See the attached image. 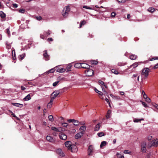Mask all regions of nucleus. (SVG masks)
I'll use <instances>...</instances> for the list:
<instances>
[{
	"instance_id": "obj_8",
	"label": "nucleus",
	"mask_w": 158,
	"mask_h": 158,
	"mask_svg": "<svg viewBox=\"0 0 158 158\" xmlns=\"http://www.w3.org/2000/svg\"><path fill=\"white\" fill-rule=\"evenodd\" d=\"M43 56L46 60H48L50 59V56L48 54L47 50H45L44 52Z\"/></svg>"
},
{
	"instance_id": "obj_9",
	"label": "nucleus",
	"mask_w": 158,
	"mask_h": 158,
	"mask_svg": "<svg viewBox=\"0 0 158 158\" xmlns=\"http://www.w3.org/2000/svg\"><path fill=\"white\" fill-rule=\"evenodd\" d=\"M63 92V91H62V90L55 91L52 93V95L55 98L60 93H62Z\"/></svg>"
},
{
	"instance_id": "obj_15",
	"label": "nucleus",
	"mask_w": 158,
	"mask_h": 158,
	"mask_svg": "<svg viewBox=\"0 0 158 158\" xmlns=\"http://www.w3.org/2000/svg\"><path fill=\"white\" fill-rule=\"evenodd\" d=\"M83 134V133L82 132L78 133L76 135L75 138L76 139L79 138L81 137Z\"/></svg>"
},
{
	"instance_id": "obj_10",
	"label": "nucleus",
	"mask_w": 158,
	"mask_h": 158,
	"mask_svg": "<svg viewBox=\"0 0 158 158\" xmlns=\"http://www.w3.org/2000/svg\"><path fill=\"white\" fill-rule=\"evenodd\" d=\"M46 139L47 141L52 143H53L55 141V139L50 136H47Z\"/></svg>"
},
{
	"instance_id": "obj_51",
	"label": "nucleus",
	"mask_w": 158,
	"mask_h": 158,
	"mask_svg": "<svg viewBox=\"0 0 158 158\" xmlns=\"http://www.w3.org/2000/svg\"><path fill=\"white\" fill-rule=\"evenodd\" d=\"M83 8H85V9H90V10L92 9V8H91L90 7H88V6H83Z\"/></svg>"
},
{
	"instance_id": "obj_29",
	"label": "nucleus",
	"mask_w": 158,
	"mask_h": 158,
	"mask_svg": "<svg viewBox=\"0 0 158 158\" xmlns=\"http://www.w3.org/2000/svg\"><path fill=\"white\" fill-rule=\"evenodd\" d=\"M107 142L105 141H102L100 145V147L102 148L103 146H105Z\"/></svg>"
},
{
	"instance_id": "obj_47",
	"label": "nucleus",
	"mask_w": 158,
	"mask_h": 158,
	"mask_svg": "<svg viewBox=\"0 0 158 158\" xmlns=\"http://www.w3.org/2000/svg\"><path fill=\"white\" fill-rule=\"evenodd\" d=\"M35 18L37 20H41L42 19L41 17L40 16H35Z\"/></svg>"
},
{
	"instance_id": "obj_23",
	"label": "nucleus",
	"mask_w": 158,
	"mask_h": 158,
	"mask_svg": "<svg viewBox=\"0 0 158 158\" xmlns=\"http://www.w3.org/2000/svg\"><path fill=\"white\" fill-rule=\"evenodd\" d=\"M26 56V54L25 53H23L21 55H19V56L18 58L19 59V60H22L23 58H24V57Z\"/></svg>"
},
{
	"instance_id": "obj_59",
	"label": "nucleus",
	"mask_w": 158,
	"mask_h": 158,
	"mask_svg": "<svg viewBox=\"0 0 158 158\" xmlns=\"http://www.w3.org/2000/svg\"><path fill=\"white\" fill-rule=\"evenodd\" d=\"M158 68V63L155 66H154L153 68L154 69H156Z\"/></svg>"
},
{
	"instance_id": "obj_2",
	"label": "nucleus",
	"mask_w": 158,
	"mask_h": 158,
	"mask_svg": "<svg viewBox=\"0 0 158 158\" xmlns=\"http://www.w3.org/2000/svg\"><path fill=\"white\" fill-rule=\"evenodd\" d=\"M152 146L156 147L158 146V140L154 139L151 141V144H148V147L149 148H150Z\"/></svg>"
},
{
	"instance_id": "obj_16",
	"label": "nucleus",
	"mask_w": 158,
	"mask_h": 158,
	"mask_svg": "<svg viewBox=\"0 0 158 158\" xmlns=\"http://www.w3.org/2000/svg\"><path fill=\"white\" fill-rule=\"evenodd\" d=\"M56 71L57 72L60 73H62L65 71V69L63 68H59L57 67H56Z\"/></svg>"
},
{
	"instance_id": "obj_58",
	"label": "nucleus",
	"mask_w": 158,
	"mask_h": 158,
	"mask_svg": "<svg viewBox=\"0 0 158 158\" xmlns=\"http://www.w3.org/2000/svg\"><path fill=\"white\" fill-rule=\"evenodd\" d=\"M12 57L13 60H15L16 59L15 53H14V56H13V55H12Z\"/></svg>"
},
{
	"instance_id": "obj_17",
	"label": "nucleus",
	"mask_w": 158,
	"mask_h": 158,
	"mask_svg": "<svg viewBox=\"0 0 158 158\" xmlns=\"http://www.w3.org/2000/svg\"><path fill=\"white\" fill-rule=\"evenodd\" d=\"M12 104L15 106L22 108L23 107V105L19 103H12Z\"/></svg>"
},
{
	"instance_id": "obj_43",
	"label": "nucleus",
	"mask_w": 158,
	"mask_h": 158,
	"mask_svg": "<svg viewBox=\"0 0 158 158\" xmlns=\"http://www.w3.org/2000/svg\"><path fill=\"white\" fill-rule=\"evenodd\" d=\"M59 82V81H58L54 82L52 84L53 86L54 87L56 86L58 84V83Z\"/></svg>"
},
{
	"instance_id": "obj_48",
	"label": "nucleus",
	"mask_w": 158,
	"mask_h": 158,
	"mask_svg": "<svg viewBox=\"0 0 158 158\" xmlns=\"http://www.w3.org/2000/svg\"><path fill=\"white\" fill-rule=\"evenodd\" d=\"M55 98H54L53 96L51 97V99H50L49 102L52 103V102H53L54 100V99Z\"/></svg>"
},
{
	"instance_id": "obj_20",
	"label": "nucleus",
	"mask_w": 158,
	"mask_h": 158,
	"mask_svg": "<svg viewBox=\"0 0 158 158\" xmlns=\"http://www.w3.org/2000/svg\"><path fill=\"white\" fill-rule=\"evenodd\" d=\"M60 128H56L54 127H51V129L56 132H60Z\"/></svg>"
},
{
	"instance_id": "obj_14",
	"label": "nucleus",
	"mask_w": 158,
	"mask_h": 158,
	"mask_svg": "<svg viewBox=\"0 0 158 158\" xmlns=\"http://www.w3.org/2000/svg\"><path fill=\"white\" fill-rule=\"evenodd\" d=\"M138 64V63L137 62L135 63L132 65H131L129 67H128L127 69H126V70H128L130 68H131L132 67H133L134 68H135L137 67Z\"/></svg>"
},
{
	"instance_id": "obj_6",
	"label": "nucleus",
	"mask_w": 158,
	"mask_h": 158,
	"mask_svg": "<svg viewBox=\"0 0 158 158\" xmlns=\"http://www.w3.org/2000/svg\"><path fill=\"white\" fill-rule=\"evenodd\" d=\"M147 147V144L145 142H143L141 145V150L142 152H146V147Z\"/></svg>"
},
{
	"instance_id": "obj_35",
	"label": "nucleus",
	"mask_w": 158,
	"mask_h": 158,
	"mask_svg": "<svg viewBox=\"0 0 158 158\" xmlns=\"http://www.w3.org/2000/svg\"><path fill=\"white\" fill-rule=\"evenodd\" d=\"M144 120V119L143 118H141V119H138L135 118L134 120V122L135 123H138L141 120Z\"/></svg>"
},
{
	"instance_id": "obj_37",
	"label": "nucleus",
	"mask_w": 158,
	"mask_h": 158,
	"mask_svg": "<svg viewBox=\"0 0 158 158\" xmlns=\"http://www.w3.org/2000/svg\"><path fill=\"white\" fill-rule=\"evenodd\" d=\"M48 118L49 120L51 122H52L54 120L53 117L52 115H50L48 117Z\"/></svg>"
},
{
	"instance_id": "obj_36",
	"label": "nucleus",
	"mask_w": 158,
	"mask_h": 158,
	"mask_svg": "<svg viewBox=\"0 0 158 158\" xmlns=\"http://www.w3.org/2000/svg\"><path fill=\"white\" fill-rule=\"evenodd\" d=\"M127 64V63H123V62H119L118 64V66H124L126 64Z\"/></svg>"
},
{
	"instance_id": "obj_3",
	"label": "nucleus",
	"mask_w": 158,
	"mask_h": 158,
	"mask_svg": "<svg viewBox=\"0 0 158 158\" xmlns=\"http://www.w3.org/2000/svg\"><path fill=\"white\" fill-rule=\"evenodd\" d=\"M85 73L87 76L90 77L94 74V71L91 69H86L85 71Z\"/></svg>"
},
{
	"instance_id": "obj_64",
	"label": "nucleus",
	"mask_w": 158,
	"mask_h": 158,
	"mask_svg": "<svg viewBox=\"0 0 158 158\" xmlns=\"http://www.w3.org/2000/svg\"><path fill=\"white\" fill-rule=\"evenodd\" d=\"M128 152L129 151L128 150H125L124 151V153L125 154H129Z\"/></svg>"
},
{
	"instance_id": "obj_60",
	"label": "nucleus",
	"mask_w": 158,
	"mask_h": 158,
	"mask_svg": "<svg viewBox=\"0 0 158 158\" xmlns=\"http://www.w3.org/2000/svg\"><path fill=\"white\" fill-rule=\"evenodd\" d=\"M73 120H74V119H69L68 120V121L69 123H71V122H73Z\"/></svg>"
},
{
	"instance_id": "obj_55",
	"label": "nucleus",
	"mask_w": 158,
	"mask_h": 158,
	"mask_svg": "<svg viewBox=\"0 0 158 158\" xmlns=\"http://www.w3.org/2000/svg\"><path fill=\"white\" fill-rule=\"evenodd\" d=\"M51 33V31H50L49 30L48 31H47L46 32V34L48 36L49 35H50Z\"/></svg>"
},
{
	"instance_id": "obj_27",
	"label": "nucleus",
	"mask_w": 158,
	"mask_h": 158,
	"mask_svg": "<svg viewBox=\"0 0 158 158\" xmlns=\"http://www.w3.org/2000/svg\"><path fill=\"white\" fill-rule=\"evenodd\" d=\"M100 127V123H98V124L96 125L95 126V127L94 128L95 131H98Z\"/></svg>"
},
{
	"instance_id": "obj_5",
	"label": "nucleus",
	"mask_w": 158,
	"mask_h": 158,
	"mask_svg": "<svg viewBox=\"0 0 158 158\" xmlns=\"http://www.w3.org/2000/svg\"><path fill=\"white\" fill-rule=\"evenodd\" d=\"M68 149L72 152H76L77 151V147L75 145H72Z\"/></svg>"
},
{
	"instance_id": "obj_32",
	"label": "nucleus",
	"mask_w": 158,
	"mask_h": 158,
	"mask_svg": "<svg viewBox=\"0 0 158 158\" xmlns=\"http://www.w3.org/2000/svg\"><path fill=\"white\" fill-rule=\"evenodd\" d=\"M68 131L69 134H73L75 132L76 130L74 129H72L68 130Z\"/></svg>"
},
{
	"instance_id": "obj_25",
	"label": "nucleus",
	"mask_w": 158,
	"mask_h": 158,
	"mask_svg": "<svg viewBox=\"0 0 158 158\" xmlns=\"http://www.w3.org/2000/svg\"><path fill=\"white\" fill-rule=\"evenodd\" d=\"M137 56L135 55L132 54L130 56V58L131 60H134L136 59Z\"/></svg>"
},
{
	"instance_id": "obj_22",
	"label": "nucleus",
	"mask_w": 158,
	"mask_h": 158,
	"mask_svg": "<svg viewBox=\"0 0 158 158\" xmlns=\"http://www.w3.org/2000/svg\"><path fill=\"white\" fill-rule=\"evenodd\" d=\"M111 113V111L110 110H108L107 111V115L106 116V119H108L110 117V114Z\"/></svg>"
},
{
	"instance_id": "obj_56",
	"label": "nucleus",
	"mask_w": 158,
	"mask_h": 158,
	"mask_svg": "<svg viewBox=\"0 0 158 158\" xmlns=\"http://www.w3.org/2000/svg\"><path fill=\"white\" fill-rule=\"evenodd\" d=\"M99 83L101 85H103L104 84V82L102 81H99Z\"/></svg>"
},
{
	"instance_id": "obj_49",
	"label": "nucleus",
	"mask_w": 158,
	"mask_h": 158,
	"mask_svg": "<svg viewBox=\"0 0 158 158\" xmlns=\"http://www.w3.org/2000/svg\"><path fill=\"white\" fill-rule=\"evenodd\" d=\"M25 10L23 9H20L19 10V12L21 13H23L24 12Z\"/></svg>"
},
{
	"instance_id": "obj_31",
	"label": "nucleus",
	"mask_w": 158,
	"mask_h": 158,
	"mask_svg": "<svg viewBox=\"0 0 158 158\" xmlns=\"http://www.w3.org/2000/svg\"><path fill=\"white\" fill-rule=\"evenodd\" d=\"M57 151H58V153L59 154V155H60V156H64V154L63 152H62L61 149H58Z\"/></svg>"
},
{
	"instance_id": "obj_1",
	"label": "nucleus",
	"mask_w": 158,
	"mask_h": 158,
	"mask_svg": "<svg viewBox=\"0 0 158 158\" xmlns=\"http://www.w3.org/2000/svg\"><path fill=\"white\" fill-rule=\"evenodd\" d=\"M70 10V7L69 6H64L62 12V15L63 17H66L68 15Z\"/></svg>"
},
{
	"instance_id": "obj_21",
	"label": "nucleus",
	"mask_w": 158,
	"mask_h": 158,
	"mask_svg": "<svg viewBox=\"0 0 158 158\" xmlns=\"http://www.w3.org/2000/svg\"><path fill=\"white\" fill-rule=\"evenodd\" d=\"M81 63H76L75 64L74 66L75 68H81Z\"/></svg>"
},
{
	"instance_id": "obj_38",
	"label": "nucleus",
	"mask_w": 158,
	"mask_h": 158,
	"mask_svg": "<svg viewBox=\"0 0 158 158\" xmlns=\"http://www.w3.org/2000/svg\"><path fill=\"white\" fill-rule=\"evenodd\" d=\"M97 135H98L99 137H101L102 136H104L105 135L104 133L103 132H99L98 133Z\"/></svg>"
},
{
	"instance_id": "obj_45",
	"label": "nucleus",
	"mask_w": 158,
	"mask_h": 158,
	"mask_svg": "<svg viewBox=\"0 0 158 158\" xmlns=\"http://www.w3.org/2000/svg\"><path fill=\"white\" fill-rule=\"evenodd\" d=\"M117 1L119 2H121L122 3H124L126 0H117Z\"/></svg>"
},
{
	"instance_id": "obj_4",
	"label": "nucleus",
	"mask_w": 158,
	"mask_h": 158,
	"mask_svg": "<svg viewBox=\"0 0 158 158\" xmlns=\"http://www.w3.org/2000/svg\"><path fill=\"white\" fill-rule=\"evenodd\" d=\"M150 69L148 68H145L142 70V74L144 75L145 77L146 78L148 75V73Z\"/></svg>"
},
{
	"instance_id": "obj_7",
	"label": "nucleus",
	"mask_w": 158,
	"mask_h": 158,
	"mask_svg": "<svg viewBox=\"0 0 158 158\" xmlns=\"http://www.w3.org/2000/svg\"><path fill=\"white\" fill-rule=\"evenodd\" d=\"M93 148L92 146L90 145L88 149V154L89 156H92L93 155Z\"/></svg>"
},
{
	"instance_id": "obj_39",
	"label": "nucleus",
	"mask_w": 158,
	"mask_h": 158,
	"mask_svg": "<svg viewBox=\"0 0 158 158\" xmlns=\"http://www.w3.org/2000/svg\"><path fill=\"white\" fill-rule=\"evenodd\" d=\"M95 91L97 93H98L99 95H102L103 94V93L100 91H98L97 89H95Z\"/></svg>"
},
{
	"instance_id": "obj_12",
	"label": "nucleus",
	"mask_w": 158,
	"mask_h": 158,
	"mask_svg": "<svg viewBox=\"0 0 158 158\" xmlns=\"http://www.w3.org/2000/svg\"><path fill=\"white\" fill-rule=\"evenodd\" d=\"M90 68V66L88 64L85 63H81V68L89 69Z\"/></svg>"
},
{
	"instance_id": "obj_41",
	"label": "nucleus",
	"mask_w": 158,
	"mask_h": 158,
	"mask_svg": "<svg viewBox=\"0 0 158 158\" xmlns=\"http://www.w3.org/2000/svg\"><path fill=\"white\" fill-rule=\"evenodd\" d=\"M52 103L50 102H49L48 104L47 107L48 108H51L52 106Z\"/></svg>"
},
{
	"instance_id": "obj_34",
	"label": "nucleus",
	"mask_w": 158,
	"mask_h": 158,
	"mask_svg": "<svg viewBox=\"0 0 158 158\" xmlns=\"http://www.w3.org/2000/svg\"><path fill=\"white\" fill-rule=\"evenodd\" d=\"M111 71L112 73H114L115 74H118V71L115 69H112L111 70Z\"/></svg>"
},
{
	"instance_id": "obj_30",
	"label": "nucleus",
	"mask_w": 158,
	"mask_h": 158,
	"mask_svg": "<svg viewBox=\"0 0 158 158\" xmlns=\"http://www.w3.org/2000/svg\"><path fill=\"white\" fill-rule=\"evenodd\" d=\"M86 23L85 20H82L81 21L80 23V28H81V27L84 25Z\"/></svg>"
},
{
	"instance_id": "obj_26",
	"label": "nucleus",
	"mask_w": 158,
	"mask_h": 158,
	"mask_svg": "<svg viewBox=\"0 0 158 158\" xmlns=\"http://www.w3.org/2000/svg\"><path fill=\"white\" fill-rule=\"evenodd\" d=\"M55 70H56V67L52 69L49 70L48 71H47V74H49V73H54L55 71Z\"/></svg>"
},
{
	"instance_id": "obj_52",
	"label": "nucleus",
	"mask_w": 158,
	"mask_h": 158,
	"mask_svg": "<svg viewBox=\"0 0 158 158\" xmlns=\"http://www.w3.org/2000/svg\"><path fill=\"white\" fill-rule=\"evenodd\" d=\"M45 33H44V34H40V37L42 39H44L45 38V36H44V35Z\"/></svg>"
},
{
	"instance_id": "obj_28",
	"label": "nucleus",
	"mask_w": 158,
	"mask_h": 158,
	"mask_svg": "<svg viewBox=\"0 0 158 158\" xmlns=\"http://www.w3.org/2000/svg\"><path fill=\"white\" fill-rule=\"evenodd\" d=\"M86 129V126H82L80 128V130L81 131H84Z\"/></svg>"
},
{
	"instance_id": "obj_19",
	"label": "nucleus",
	"mask_w": 158,
	"mask_h": 158,
	"mask_svg": "<svg viewBox=\"0 0 158 158\" xmlns=\"http://www.w3.org/2000/svg\"><path fill=\"white\" fill-rule=\"evenodd\" d=\"M65 146L68 148L72 145L71 142L70 141H67L65 142Z\"/></svg>"
},
{
	"instance_id": "obj_61",
	"label": "nucleus",
	"mask_w": 158,
	"mask_h": 158,
	"mask_svg": "<svg viewBox=\"0 0 158 158\" xmlns=\"http://www.w3.org/2000/svg\"><path fill=\"white\" fill-rule=\"evenodd\" d=\"M11 115L13 116V117H15L16 118H17V117L12 112V111H11Z\"/></svg>"
},
{
	"instance_id": "obj_54",
	"label": "nucleus",
	"mask_w": 158,
	"mask_h": 158,
	"mask_svg": "<svg viewBox=\"0 0 158 158\" xmlns=\"http://www.w3.org/2000/svg\"><path fill=\"white\" fill-rule=\"evenodd\" d=\"M68 123H63L62 124V125L64 127H66L68 126Z\"/></svg>"
},
{
	"instance_id": "obj_50",
	"label": "nucleus",
	"mask_w": 158,
	"mask_h": 158,
	"mask_svg": "<svg viewBox=\"0 0 158 158\" xmlns=\"http://www.w3.org/2000/svg\"><path fill=\"white\" fill-rule=\"evenodd\" d=\"M47 41L48 42L52 41H53V39L52 38H49L47 39Z\"/></svg>"
},
{
	"instance_id": "obj_62",
	"label": "nucleus",
	"mask_w": 158,
	"mask_h": 158,
	"mask_svg": "<svg viewBox=\"0 0 158 158\" xmlns=\"http://www.w3.org/2000/svg\"><path fill=\"white\" fill-rule=\"evenodd\" d=\"M13 6L14 8H17L18 7V5L16 4H13Z\"/></svg>"
},
{
	"instance_id": "obj_13",
	"label": "nucleus",
	"mask_w": 158,
	"mask_h": 158,
	"mask_svg": "<svg viewBox=\"0 0 158 158\" xmlns=\"http://www.w3.org/2000/svg\"><path fill=\"white\" fill-rule=\"evenodd\" d=\"M73 124L76 126H78L80 124H81V125L85 124V122H83L82 123H81L80 122H79L77 120H75L74 119V120H73Z\"/></svg>"
},
{
	"instance_id": "obj_63",
	"label": "nucleus",
	"mask_w": 158,
	"mask_h": 158,
	"mask_svg": "<svg viewBox=\"0 0 158 158\" xmlns=\"http://www.w3.org/2000/svg\"><path fill=\"white\" fill-rule=\"evenodd\" d=\"M21 89L22 90H24L26 89V88L23 86H21Z\"/></svg>"
},
{
	"instance_id": "obj_24",
	"label": "nucleus",
	"mask_w": 158,
	"mask_h": 158,
	"mask_svg": "<svg viewBox=\"0 0 158 158\" xmlns=\"http://www.w3.org/2000/svg\"><path fill=\"white\" fill-rule=\"evenodd\" d=\"M31 98L30 94H28L26 97H25L24 98V101H27L31 99Z\"/></svg>"
},
{
	"instance_id": "obj_40",
	"label": "nucleus",
	"mask_w": 158,
	"mask_h": 158,
	"mask_svg": "<svg viewBox=\"0 0 158 158\" xmlns=\"http://www.w3.org/2000/svg\"><path fill=\"white\" fill-rule=\"evenodd\" d=\"M152 105L153 106L155 107V108L158 110V105L155 103H152Z\"/></svg>"
},
{
	"instance_id": "obj_42",
	"label": "nucleus",
	"mask_w": 158,
	"mask_h": 158,
	"mask_svg": "<svg viewBox=\"0 0 158 158\" xmlns=\"http://www.w3.org/2000/svg\"><path fill=\"white\" fill-rule=\"evenodd\" d=\"M158 60V57H154L152 58H150V61L154 60Z\"/></svg>"
},
{
	"instance_id": "obj_53",
	"label": "nucleus",
	"mask_w": 158,
	"mask_h": 158,
	"mask_svg": "<svg viewBox=\"0 0 158 158\" xmlns=\"http://www.w3.org/2000/svg\"><path fill=\"white\" fill-rule=\"evenodd\" d=\"M111 16L112 17H114L116 15V14L114 12H112L111 13Z\"/></svg>"
},
{
	"instance_id": "obj_57",
	"label": "nucleus",
	"mask_w": 158,
	"mask_h": 158,
	"mask_svg": "<svg viewBox=\"0 0 158 158\" xmlns=\"http://www.w3.org/2000/svg\"><path fill=\"white\" fill-rule=\"evenodd\" d=\"M6 32L7 33V34L9 35L10 34V32L9 30V29L8 28H7L6 29Z\"/></svg>"
},
{
	"instance_id": "obj_11",
	"label": "nucleus",
	"mask_w": 158,
	"mask_h": 158,
	"mask_svg": "<svg viewBox=\"0 0 158 158\" xmlns=\"http://www.w3.org/2000/svg\"><path fill=\"white\" fill-rule=\"evenodd\" d=\"M60 138L61 139L63 140H65L67 138L66 135L64 133L62 132L61 134L59 135Z\"/></svg>"
},
{
	"instance_id": "obj_33",
	"label": "nucleus",
	"mask_w": 158,
	"mask_h": 158,
	"mask_svg": "<svg viewBox=\"0 0 158 158\" xmlns=\"http://www.w3.org/2000/svg\"><path fill=\"white\" fill-rule=\"evenodd\" d=\"M0 16L3 19L5 17L6 15L2 12H0Z\"/></svg>"
},
{
	"instance_id": "obj_18",
	"label": "nucleus",
	"mask_w": 158,
	"mask_h": 158,
	"mask_svg": "<svg viewBox=\"0 0 158 158\" xmlns=\"http://www.w3.org/2000/svg\"><path fill=\"white\" fill-rule=\"evenodd\" d=\"M147 10L149 12L152 13L155 11L156 10L153 7H150Z\"/></svg>"
},
{
	"instance_id": "obj_44",
	"label": "nucleus",
	"mask_w": 158,
	"mask_h": 158,
	"mask_svg": "<svg viewBox=\"0 0 158 158\" xmlns=\"http://www.w3.org/2000/svg\"><path fill=\"white\" fill-rule=\"evenodd\" d=\"M141 102H142V104L144 107H148L147 105L145 102H142V101H141Z\"/></svg>"
},
{
	"instance_id": "obj_46",
	"label": "nucleus",
	"mask_w": 158,
	"mask_h": 158,
	"mask_svg": "<svg viewBox=\"0 0 158 158\" xmlns=\"http://www.w3.org/2000/svg\"><path fill=\"white\" fill-rule=\"evenodd\" d=\"M145 100L148 102H151V100L148 97L147 98H146L145 99Z\"/></svg>"
}]
</instances>
